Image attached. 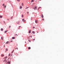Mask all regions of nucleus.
Wrapping results in <instances>:
<instances>
[{
	"mask_svg": "<svg viewBox=\"0 0 64 64\" xmlns=\"http://www.w3.org/2000/svg\"><path fill=\"white\" fill-rule=\"evenodd\" d=\"M20 22V21H18V22H17V24H18V23H19Z\"/></svg>",
	"mask_w": 64,
	"mask_h": 64,
	"instance_id": "obj_9",
	"label": "nucleus"
},
{
	"mask_svg": "<svg viewBox=\"0 0 64 64\" xmlns=\"http://www.w3.org/2000/svg\"><path fill=\"white\" fill-rule=\"evenodd\" d=\"M42 20H44V19H42Z\"/></svg>",
	"mask_w": 64,
	"mask_h": 64,
	"instance_id": "obj_38",
	"label": "nucleus"
},
{
	"mask_svg": "<svg viewBox=\"0 0 64 64\" xmlns=\"http://www.w3.org/2000/svg\"><path fill=\"white\" fill-rule=\"evenodd\" d=\"M20 0H17L19 2L20 1Z\"/></svg>",
	"mask_w": 64,
	"mask_h": 64,
	"instance_id": "obj_24",
	"label": "nucleus"
},
{
	"mask_svg": "<svg viewBox=\"0 0 64 64\" xmlns=\"http://www.w3.org/2000/svg\"><path fill=\"white\" fill-rule=\"evenodd\" d=\"M10 54H9L8 55L9 56H10Z\"/></svg>",
	"mask_w": 64,
	"mask_h": 64,
	"instance_id": "obj_29",
	"label": "nucleus"
},
{
	"mask_svg": "<svg viewBox=\"0 0 64 64\" xmlns=\"http://www.w3.org/2000/svg\"><path fill=\"white\" fill-rule=\"evenodd\" d=\"M42 0H40V1H41Z\"/></svg>",
	"mask_w": 64,
	"mask_h": 64,
	"instance_id": "obj_50",
	"label": "nucleus"
},
{
	"mask_svg": "<svg viewBox=\"0 0 64 64\" xmlns=\"http://www.w3.org/2000/svg\"><path fill=\"white\" fill-rule=\"evenodd\" d=\"M22 21L23 22H24L26 21V20H24V19H22Z\"/></svg>",
	"mask_w": 64,
	"mask_h": 64,
	"instance_id": "obj_1",
	"label": "nucleus"
},
{
	"mask_svg": "<svg viewBox=\"0 0 64 64\" xmlns=\"http://www.w3.org/2000/svg\"><path fill=\"white\" fill-rule=\"evenodd\" d=\"M16 35L17 36H18V34H15V36H16Z\"/></svg>",
	"mask_w": 64,
	"mask_h": 64,
	"instance_id": "obj_33",
	"label": "nucleus"
},
{
	"mask_svg": "<svg viewBox=\"0 0 64 64\" xmlns=\"http://www.w3.org/2000/svg\"><path fill=\"white\" fill-rule=\"evenodd\" d=\"M14 50H13V51H12V52H14Z\"/></svg>",
	"mask_w": 64,
	"mask_h": 64,
	"instance_id": "obj_46",
	"label": "nucleus"
},
{
	"mask_svg": "<svg viewBox=\"0 0 64 64\" xmlns=\"http://www.w3.org/2000/svg\"><path fill=\"white\" fill-rule=\"evenodd\" d=\"M13 18V16H12L11 17V19H12Z\"/></svg>",
	"mask_w": 64,
	"mask_h": 64,
	"instance_id": "obj_36",
	"label": "nucleus"
},
{
	"mask_svg": "<svg viewBox=\"0 0 64 64\" xmlns=\"http://www.w3.org/2000/svg\"><path fill=\"white\" fill-rule=\"evenodd\" d=\"M18 30H19V29H20V28H18Z\"/></svg>",
	"mask_w": 64,
	"mask_h": 64,
	"instance_id": "obj_47",
	"label": "nucleus"
},
{
	"mask_svg": "<svg viewBox=\"0 0 64 64\" xmlns=\"http://www.w3.org/2000/svg\"><path fill=\"white\" fill-rule=\"evenodd\" d=\"M4 24H5L6 22H5V21H4Z\"/></svg>",
	"mask_w": 64,
	"mask_h": 64,
	"instance_id": "obj_35",
	"label": "nucleus"
},
{
	"mask_svg": "<svg viewBox=\"0 0 64 64\" xmlns=\"http://www.w3.org/2000/svg\"><path fill=\"white\" fill-rule=\"evenodd\" d=\"M30 37H31V38L32 37V36H30Z\"/></svg>",
	"mask_w": 64,
	"mask_h": 64,
	"instance_id": "obj_32",
	"label": "nucleus"
},
{
	"mask_svg": "<svg viewBox=\"0 0 64 64\" xmlns=\"http://www.w3.org/2000/svg\"><path fill=\"white\" fill-rule=\"evenodd\" d=\"M0 18H2V16H0Z\"/></svg>",
	"mask_w": 64,
	"mask_h": 64,
	"instance_id": "obj_20",
	"label": "nucleus"
},
{
	"mask_svg": "<svg viewBox=\"0 0 64 64\" xmlns=\"http://www.w3.org/2000/svg\"><path fill=\"white\" fill-rule=\"evenodd\" d=\"M4 5V4H3V6H4V8H6V6H5Z\"/></svg>",
	"mask_w": 64,
	"mask_h": 64,
	"instance_id": "obj_4",
	"label": "nucleus"
},
{
	"mask_svg": "<svg viewBox=\"0 0 64 64\" xmlns=\"http://www.w3.org/2000/svg\"><path fill=\"white\" fill-rule=\"evenodd\" d=\"M31 32V30H30V31H29V33H30Z\"/></svg>",
	"mask_w": 64,
	"mask_h": 64,
	"instance_id": "obj_15",
	"label": "nucleus"
},
{
	"mask_svg": "<svg viewBox=\"0 0 64 64\" xmlns=\"http://www.w3.org/2000/svg\"><path fill=\"white\" fill-rule=\"evenodd\" d=\"M41 17L42 18H43L44 17V16H43V14H42Z\"/></svg>",
	"mask_w": 64,
	"mask_h": 64,
	"instance_id": "obj_6",
	"label": "nucleus"
},
{
	"mask_svg": "<svg viewBox=\"0 0 64 64\" xmlns=\"http://www.w3.org/2000/svg\"><path fill=\"white\" fill-rule=\"evenodd\" d=\"M34 0H32L31 2H34Z\"/></svg>",
	"mask_w": 64,
	"mask_h": 64,
	"instance_id": "obj_13",
	"label": "nucleus"
},
{
	"mask_svg": "<svg viewBox=\"0 0 64 64\" xmlns=\"http://www.w3.org/2000/svg\"><path fill=\"white\" fill-rule=\"evenodd\" d=\"M7 20H9V19H7Z\"/></svg>",
	"mask_w": 64,
	"mask_h": 64,
	"instance_id": "obj_43",
	"label": "nucleus"
},
{
	"mask_svg": "<svg viewBox=\"0 0 64 64\" xmlns=\"http://www.w3.org/2000/svg\"><path fill=\"white\" fill-rule=\"evenodd\" d=\"M6 51H8V48H6Z\"/></svg>",
	"mask_w": 64,
	"mask_h": 64,
	"instance_id": "obj_23",
	"label": "nucleus"
},
{
	"mask_svg": "<svg viewBox=\"0 0 64 64\" xmlns=\"http://www.w3.org/2000/svg\"><path fill=\"white\" fill-rule=\"evenodd\" d=\"M35 22H36V23H37L38 22V21L37 20H35Z\"/></svg>",
	"mask_w": 64,
	"mask_h": 64,
	"instance_id": "obj_10",
	"label": "nucleus"
},
{
	"mask_svg": "<svg viewBox=\"0 0 64 64\" xmlns=\"http://www.w3.org/2000/svg\"><path fill=\"white\" fill-rule=\"evenodd\" d=\"M1 39L2 40H3V38L2 37H1Z\"/></svg>",
	"mask_w": 64,
	"mask_h": 64,
	"instance_id": "obj_22",
	"label": "nucleus"
},
{
	"mask_svg": "<svg viewBox=\"0 0 64 64\" xmlns=\"http://www.w3.org/2000/svg\"><path fill=\"white\" fill-rule=\"evenodd\" d=\"M14 52L12 51V53Z\"/></svg>",
	"mask_w": 64,
	"mask_h": 64,
	"instance_id": "obj_41",
	"label": "nucleus"
},
{
	"mask_svg": "<svg viewBox=\"0 0 64 64\" xmlns=\"http://www.w3.org/2000/svg\"><path fill=\"white\" fill-rule=\"evenodd\" d=\"M39 8H38V10H39Z\"/></svg>",
	"mask_w": 64,
	"mask_h": 64,
	"instance_id": "obj_42",
	"label": "nucleus"
},
{
	"mask_svg": "<svg viewBox=\"0 0 64 64\" xmlns=\"http://www.w3.org/2000/svg\"><path fill=\"white\" fill-rule=\"evenodd\" d=\"M28 41L30 42H31V40H28Z\"/></svg>",
	"mask_w": 64,
	"mask_h": 64,
	"instance_id": "obj_16",
	"label": "nucleus"
},
{
	"mask_svg": "<svg viewBox=\"0 0 64 64\" xmlns=\"http://www.w3.org/2000/svg\"><path fill=\"white\" fill-rule=\"evenodd\" d=\"M27 13L28 14L29 13V12H27Z\"/></svg>",
	"mask_w": 64,
	"mask_h": 64,
	"instance_id": "obj_34",
	"label": "nucleus"
},
{
	"mask_svg": "<svg viewBox=\"0 0 64 64\" xmlns=\"http://www.w3.org/2000/svg\"><path fill=\"white\" fill-rule=\"evenodd\" d=\"M14 50H13V51H12V52H14Z\"/></svg>",
	"mask_w": 64,
	"mask_h": 64,
	"instance_id": "obj_45",
	"label": "nucleus"
},
{
	"mask_svg": "<svg viewBox=\"0 0 64 64\" xmlns=\"http://www.w3.org/2000/svg\"><path fill=\"white\" fill-rule=\"evenodd\" d=\"M11 28V26H9V28Z\"/></svg>",
	"mask_w": 64,
	"mask_h": 64,
	"instance_id": "obj_31",
	"label": "nucleus"
},
{
	"mask_svg": "<svg viewBox=\"0 0 64 64\" xmlns=\"http://www.w3.org/2000/svg\"><path fill=\"white\" fill-rule=\"evenodd\" d=\"M1 56H4V55L2 54L1 55Z\"/></svg>",
	"mask_w": 64,
	"mask_h": 64,
	"instance_id": "obj_17",
	"label": "nucleus"
},
{
	"mask_svg": "<svg viewBox=\"0 0 64 64\" xmlns=\"http://www.w3.org/2000/svg\"><path fill=\"white\" fill-rule=\"evenodd\" d=\"M22 18H23V17H24V15H23V14H22Z\"/></svg>",
	"mask_w": 64,
	"mask_h": 64,
	"instance_id": "obj_25",
	"label": "nucleus"
},
{
	"mask_svg": "<svg viewBox=\"0 0 64 64\" xmlns=\"http://www.w3.org/2000/svg\"><path fill=\"white\" fill-rule=\"evenodd\" d=\"M8 31V30H7L6 31H5L4 32V33H6Z\"/></svg>",
	"mask_w": 64,
	"mask_h": 64,
	"instance_id": "obj_7",
	"label": "nucleus"
},
{
	"mask_svg": "<svg viewBox=\"0 0 64 64\" xmlns=\"http://www.w3.org/2000/svg\"><path fill=\"white\" fill-rule=\"evenodd\" d=\"M4 62H7V61H6V59L4 60L3 61Z\"/></svg>",
	"mask_w": 64,
	"mask_h": 64,
	"instance_id": "obj_2",
	"label": "nucleus"
},
{
	"mask_svg": "<svg viewBox=\"0 0 64 64\" xmlns=\"http://www.w3.org/2000/svg\"><path fill=\"white\" fill-rule=\"evenodd\" d=\"M35 28V27H33V28Z\"/></svg>",
	"mask_w": 64,
	"mask_h": 64,
	"instance_id": "obj_39",
	"label": "nucleus"
},
{
	"mask_svg": "<svg viewBox=\"0 0 64 64\" xmlns=\"http://www.w3.org/2000/svg\"><path fill=\"white\" fill-rule=\"evenodd\" d=\"M9 42V41L7 42H6V44H8Z\"/></svg>",
	"mask_w": 64,
	"mask_h": 64,
	"instance_id": "obj_12",
	"label": "nucleus"
},
{
	"mask_svg": "<svg viewBox=\"0 0 64 64\" xmlns=\"http://www.w3.org/2000/svg\"><path fill=\"white\" fill-rule=\"evenodd\" d=\"M18 48H15V49H17V50H18Z\"/></svg>",
	"mask_w": 64,
	"mask_h": 64,
	"instance_id": "obj_26",
	"label": "nucleus"
},
{
	"mask_svg": "<svg viewBox=\"0 0 64 64\" xmlns=\"http://www.w3.org/2000/svg\"><path fill=\"white\" fill-rule=\"evenodd\" d=\"M5 46H4V47H5Z\"/></svg>",
	"mask_w": 64,
	"mask_h": 64,
	"instance_id": "obj_51",
	"label": "nucleus"
},
{
	"mask_svg": "<svg viewBox=\"0 0 64 64\" xmlns=\"http://www.w3.org/2000/svg\"><path fill=\"white\" fill-rule=\"evenodd\" d=\"M1 30L2 31L3 30V28H1Z\"/></svg>",
	"mask_w": 64,
	"mask_h": 64,
	"instance_id": "obj_18",
	"label": "nucleus"
},
{
	"mask_svg": "<svg viewBox=\"0 0 64 64\" xmlns=\"http://www.w3.org/2000/svg\"><path fill=\"white\" fill-rule=\"evenodd\" d=\"M11 42H12V40H11Z\"/></svg>",
	"mask_w": 64,
	"mask_h": 64,
	"instance_id": "obj_49",
	"label": "nucleus"
},
{
	"mask_svg": "<svg viewBox=\"0 0 64 64\" xmlns=\"http://www.w3.org/2000/svg\"><path fill=\"white\" fill-rule=\"evenodd\" d=\"M22 6H24V4H23V3H22Z\"/></svg>",
	"mask_w": 64,
	"mask_h": 64,
	"instance_id": "obj_14",
	"label": "nucleus"
},
{
	"mask_svg": "<svg viewBox=\"0 0 64 64\" xmlns=\"http://www.w3.org/2000/svg\"><path fill=\"white\" fill-rule=\"evenodd\" d=\"M12 38L13 39H14L15 38V37H12Z\"/></svg>",
	"mask_w": 64,
	"mask_h": 64,
	"instance_id": "obj_19",
	"label": "nucleus"
},
{
	"mask_svg": "<svg viewBox=\"0 0 64 64\" xmlns=\"http://www.w3.org/2000/svg\"><path fill=\"white\" fill-rule=\"evenodd\" d=\"M7 56H6V57H5V58H4V59H7Z\"/></svg>",
	"mask_w": 64,
	"mask_h": 64,
	"instance_id": "obj_5",
	"label": "nucleus"
},
{
	"mask_svg": "<svg viewBox=\"0 0 64 64\" xmlns=\"http://www.w3.org/2000/svg\"><path fill=\"white\" fill-rule=\"evenodd\" d=\"M28 8H26V9H27Z\"/></svg>",
	"mask_w": 64,
	"mask_h": 64,
	"instance_id": "obj_48",
	"label": "nucleus"
},
{
	"mask_svg": "<svg viewBox=\"0 0 64 64\" xmlns=\"http://www.w3.org/2000/svg\"><path fill=\"white\" fill-rule=\"evenodd\" d=\"M36 9V10H37V7H36V6L35 7V8H34V10H35Z\"/></svg>",
	"mask_w": 64,
	"mask_h": 64,
	"instance_id": "obj_3",
	"label": "nucleus"
},
{
	"mask_svg": "<svg viewBox=\"0 0 64 64\" xmlns=\"http://www.w3.org/2000/svg\"><path fill=\"white\" fill-rule=\"evenodd\" d=\"M27 38H28V39H29L30 38L29 37H28Z\"/></svg>",
	"mask_w": 64,
	"mask_h": 64,
	"instance_id": "obj_28",
	"label": "nucleus"
},
{
	"mask_svg": "<svg viewBox=\"0 0 64 64\" xmlns=\"http://www.w3.org/2000/svg\"><path fill=\"white\" fill-rule=\"evenodd\" d=\"M9 59V58H8V59Z\"/></svg>",
	"mask_w": 64,
	"mask_h": 64,
	"instance_id": "obj_52",
	"label": "nucleus"
},
{
	"mask_svg": "<svg viewBox=\"0 0 64 64\" xmlns=\"http://www.w3.org/2000/svg\"><path fill=\"white\" fill-rule=\"evenodd\" d=\"M21 27V26H19V28H20Z\"/></svg>",
	"mask_w": 64,
	"mask_h": 64,
	"instance_id": "obj_40",
	"label": "nucleus"
},
{
	"mask_svg": "<svg viewBox=\"0 0 64 64\" xmlns=\"http://www.w3.org/2000/svg\"><path fill=\"white\" fill-rule=\"evenodd\" d=\"M37 33H39V32H37Z\"/></svg>",
	"mask_w": 64,
	"mask_h": 64,
	"instance_id": "obj_44",
	"label": "nucleus"
},
{
	"mask_svg": "<svg viewBox=\"0 0 64 64\" xmlns=\"http://www.w3.org/2000/svg\"><path fill=\"white\" fill-rule=\"evenodd\" d=\"M32 33L33 34H35V32L34 31H32Z\"/></svg>",
	"mask_w": 64,
	"mask_h": 64,
	"instance_id": "obj_11",
	"label": "nucleus"
},
{
	"mask_svg": "<svg viewBox=\"0 0 64 64\" xmlns=\"http://www.w3.org/2000/svg\"><path fill=\"white\" fill-rule=\"evenodd\" d=\"M8 64H10V62H8Z\"/></svg>",
	"mask_w": 64,
	"mask_h": 64,
	"instance_id": "obj_37",
	"label": "nucleus"
},
{
	"mask_svg": "<svg viewBox=\"0 0 64 64\" xmlns=\"http://www.w3.org/2000/svg\"><path fill=\"white\" fill-rule=\"evenodd\" d=\"M31 49V48L30 47H28V49Z\"/></svg>",
	"mask_w": 64,
	"mask_h": 64,
	"instance_id": "obj_21",
	"label": "nucleus"
},
{
	"mask_svg": "<svg viewBox=\"0 0 64 64\" xmlns=\"http://www.w3.org/2000/svg\"><path fill=\"white\" fill-rule=\"evenodd\" d=\"M41 8V7H39L38 8V9H40V8Z\"/></svg>",
	"mask_w": 64,
	"mask_h": 64,
	"instance_id": "obj_30",
	"label": "nucleus"
},
{
	"mask_svg": "<svg viewBox=\"0 0 64 64\" xmlns=\"http://www.w3.org/2000/svg\"><path fill=\"white\" fill-rule=\"evenodd\" d=\"M22 6H20V9H22Z\"/></svg>",
	"mask_w": 64,
	"mask_h": 64,
	"instance_id": "obj_8",
	"label": "nucleus"
},
{
	"mask_svg": "<svg viewBox=\"0 0 64 64\" xmlns=\"http://www.w3.org/2000/svg\"><path fill=\"white\" fill-rule=\"evenodd\" d=\"M35 40V39L34 38V39H33V40L34 41Z\"/></svg>",
	"mask_w": 64,
	"mask_h": 64,
	"instance_id": "obj_27",
	"label": "nucleus"
}]
</instances>
